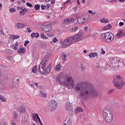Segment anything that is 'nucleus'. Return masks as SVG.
<instances>
[{
    "mask_svg": "<svg viewBox=\"0 0 125 125\" xmlns=\"http://www.w3.org/2000/svg\"><path fill=\"white\" fill-rule=\"evenodd\" d=\"M30 43V41H25L24 42V46H26L27 44Z\"/></svg>",
    "mask_w": 125,
    "mask_h": 125,
    "instance_id": "nucleus-46",
    "label": "nucleus"
},
{
    "mask_svg": "<svg viewBox=\"0 0 125 125\" xmlns=\"http://www.w3.org/2000/svg\"><path fill=\"white\" fill-rule=\"evenodd\" d=\"M41 37L42 38V39H43V40H47V37L45 36V35L43 34H42L41 35Z\"/></svg>",
    "mask_w": 125,
    "mask_h": 125,
    "instance_id": "nucleus-40",
    "label": "nucleus"
},
{
    "mask_svg": "<svg viewBox=\"0 0 125 125\" xmlns=\"http://www.w3.org/2000/svg\"><path fill=\"white\" fill-rule=\"evenodd\" d=\"M47 7H50V4L47 3V5H46Z\"/></svg>",
    "mask_w": 125,
    "mask_h": 125,
    "instance_id": "nucleus-62",
    "label": "nucleus"
},
{
    "mask_svg": "<svg viewBox=\"0 0 125 125\" xmlns=\"http://www.w3.org/2000/svg\"><path fill=\"white\" fill-rule=\"evenodd\" d=\"M52 42H54V43L57 42H58V39H57V38L55 37L53 39Z\"/></svg>",
    "mask_w": 125,
    "mask_h": 125,
    "instance_id": "nucleus-42",
    "label": "nucleus"
},
{
    "mask_svg": "<svg viewBox=\"0 0 125 125\" xmlns=\"http://www.w3.org/2000/svg\"><path fill=\"white\" fill-rule=\"evenodd\" d=\"M98 54L96 52L95 53H90L89 55L88 56L90 57V58H94V57H96L97 56Z\"/></svg>",
    "mask_w": 125,
    "mask_h": 125,
    "instance_id": "nucleus-23",
    "label": "nucleus"
},
{
    "mask_svg": "<svg viewBox=\"0 0 125 125\" xmlns=\"http://www.w3.org/2000/svg\"><path fill=\"white\" fill-rule=\"evenodd\" d=\"M34 8L36 10H40V8H41V6L39 4H36L34 6Z\"/></svg>",
    "mask_w": 125,
    "mask_h": 125,
    "instance_id": "nucleus-35",
    "label": "nucleus"
},
{
    "mask_svg": "<svg viewBox=\"0 0 125 125\" xmlns=\"http://www.w3.org/2000/svg\"><path fill=\"white\" fill-rule=\"evenodd\" d=\"M102 38H105V42H111L114 41L115 36L114 34L111 32H106L105 33H103L101 35Z\"/></svg>",
    "mask_w": 125,
    "mask_h": 125,
    "instance_id": "nucleus-6",
    "label": "nucleus"
},
{
    "mask_svg": "<svg viewBox=\"0 0 125 125\" xmlns=\"http://www.w3.org/2000/svg\"><path fill=\"white\" fill-rule=\"evenodd\" d=\"M57 108V103L54 101H51L48 104V109L51 112H52L53 110H55Z\"/></svg>",
    "mask_w": 125,
    "mask_h": 125,
    "instance_id": "nucleus-9",
    "label": "nucleus"
},
{
    "mask_svg": "<svg viewBox=\"0 0 125 125\" xmlns=\"http://www.w3.org/2000/svg\"><path fill=\"white\" fill-rule=\"evenodd\" d=\"M101 21L104 23H108V22H109V20H108V19H105L104 18L101 20Z\"/></svg>",
    "mask_w": 125,
    "mask_h": 125,
    "instance_id": "nucleus-33",
    "label": "nucleus"
},
{
    "mask_svg": "<svg viewBox=\"0 0 125 125\" xmlns=\"http://www.w3.org/2000/svg\"><path fill=\"white\" fill-rule=\"evenodd\" d=\"M0 100H1L2 102H5V99L1 94H0Z\"/></svg>",
    "mask_w": 125,
    "mask_h": 125,
    "instance_id": "nucleus-37",
    "label": "nucleus"
},
{
    "mask_svg": "<svg viewBox=\"0 0 125 125\" xmlns=\"http://www.w3.org/2000/svg\"><path fill=\"white\" fill-rule=\"evenodd\" d=\"M41 9H42V10H44V9H45V5L42 4L41 5Z\"/></svg>",
    "mask_w": 125,
    "mask_h": 125,
    "instance_id": "nucleus-47",
    "label": "nucleus"
},
{
    "mask_svg": "<svg viewBox=\"0 0 125 125\" xmlns=\"http://www.w3.org/2000/svg\"><path fill=\"white\" fill-rule=\"evenodd\" d=\"M31 28H27V31L28 32V33H31L32 32V30H31Z\"/></svg>",
    "mask_w": 125,
    "mask_h": 125,
    "instance_id": "nucleus-50",
    "label": "nucleus"
},
{
    "mask_svg": "<svg viewBox=\"0 0 125 125\" xmlns=\"http://www.w3.org/2000/svg\"><path fill=\"white\" fill-rule=\"evenodd\" d=\"M103 116L105 122L110 123L113 121V113L109 108H105L103 112Z\"/></svg>",
    "mask_w": 125,
    "mask_h": 125,
    "instance_id": "nucleus-2",
    "label": "nucleus"
},
{
    "mask_svg": "<svg viewBox=\"0 0 125 125\" xmlns=\"http://www.w3.org/2000/svg\"><path fill=\"white\" fill-rule=\"evenodd\" d=\"M40 37V34L39 33H33L31 34V37L32 39H34V38H39Z\"/></svg>",
    "mask_w": 125,
    "mask_h": 125,
    "instance_id": "nucleus-24",
    "label": "nucleus"
},
{
    "mask_svg": "<svg viewBox=\"0 0 125 125\" xmlns=\"http://www.w3.org/2000/svg\"><path fill=\"white\" fill-rule=\"evenodd\" d=\"M37 65H35L32 69V73H34L35 74V73H36V72H37Z\"/></svg>",
    "mask_w": 125,
    "mask_h": 125,
    "instance_id": "nucleus-36",
    "label": "nucleus"
},
{
    "mask_svg": "<svg viewBox=\"0 0 125 125\" xmlns=\"http://www.w3.org/2000/svg\"><path fill=\"white\" fill-rule=\"evenodd\" d=\"M77 2L78 4H79V5H80V4H81V2H80V0H77Z\"/></svg>",
    "mask_w": 125,
    "mask_h": 125,
    "instance_id": "nucleus-60",
    "label": "nucleus"
},
{
    "mask_svg": "<svg viewBox=\"0 0 125 125\" xmlns=\"http://www.w3.org/2000/svg\"><path fill=\"white\" fill-rule=\"evenodd\" d=\"M0 125H6V123H5L3 122H1L0 124Z\"/></svg>",
    "mask_w": 125,
    "mask_h": 125,
    "instance_id": "nucleus-56",
    "label": "nucleus"
},
{
    "mask_svg": "<svg viewBox=\"0 0 125 125\" xmlns=\"http://www.w3.org/2000/svg\"><path fill=\"white\" fill-rule=\"evenodd\" d=\"M61 58L62 60L66 61V60H67V55H66L65 53H62L61 56Z\"/></svg>",
    "mask_w": 125,
    "mask_h": 125,
    "instance_id": "nucleus-28",
    "label": "nucleus"
},
{
    "mask_svg": "<svg viewBox=\"0 0 125 125\" xmlns=\"http://www.w3.org/2000/svg\"><path fill=\"white\" fill-rule=\"evenodd\" d=\"M64 23H65V24H67V23H69V20L68 19H65L64 21Z\"/></svg>",
    "mask_w": 125,
    "mask_h": 125,
    "instance_id": "nucleus-49",
    "label": "nucleus"
},
{
    "mask_svg": "<svg viewBox=\"0 0 125 125\" xmlns=\"http://www.w3.org/2000/svg\"><path fill=\"white\" fill-rule=\"evenodd\" d=\"M74 21H75V20H74V19H73V18L68 19L69 23H70V22H74Z\"/></svg>",
    "mask_w": 125,
    "mask_h": 125,
    "instance_id": "nucleus-48",
    "label": "nucleus"
},
{
    "mask_svg": "<svg viewBox=\"0 0 125 125\" xmlns=\"http://www.w3.org/2000/svg\"><path fill=\"white\" fill-rule=\"evenodd\" d=\"M19 38H20V37L18 35H12L11 36V39H12V40H17V39H19Z\"/></svg>",
    "mask_w": 125,
    "mask_h": 125,
    "instance_id": "nucleus-31",
    "label": "nucleus"
},
{
    "mask_svg": "<svg viewBox=\"0 0 125 125\" xmlns=\"http://www.w3.org/2000/svg\"><path fill=\"white\" fill-rule=\"evenodd\" d=\"M9 11L10 12H16V10H15L14 8H11L9 9Z\"/></svg>",
    "mask_w": 125,
    "mask_h": 125,
    "instance_id": "nucleus-45",
    "label": "nucleus"
},
{
    "mask_svg": "<svg viewBox=\"0 0 125 125\" xmlns=\"http://www.w3.org/2000/svg\"><path fill=\"white\" fill-rule=\"evenodd\" d=\"M12 125H16V123H14V121L12 122Z\"/></svg>",
    "mask_w": 125,
    "mask_h": 125,
    "instance_id": "nucleus-63",
    "label": "nucleus"
},
{
    "mask_svg": "<svg viewBox=\"0 0 125 125\" xmlns=\"http://www.w3.org/2000/svg\"><path fill=\"white\" fill-rule=\"evenodd\" d=\"M63 125H72V120L66 118L64 121Z\"/></svg>",
    "mask_w": 125,
    "mask_h": 125,
    "instance_id": "nucleus-17",
    "label": "nucleus"
},
{
    "mask_svg": "<svg viewBox=\"0 0 125 125\" xmlns=\"http://www.w3.org/2000/svg\"><path fill=\"white\" fill-rule=\"evenodd\" d=\"M117 1H118V0H112L110 1V2L113 3V2H117Z\"/></svg>",
    "mask_w": 125,
    "mask_h": 125,
    "instance_id": "nucleus-52",
    "label": "nucleus"
},
{
    "mask_svg": "<svg viewBox=\"0 0 125 125\" xmlns=\"http://www.w3.org/2000/svg\"><path fill=\"white\" fill-rule=\"evenodd\" d=\"M16 27H17V29H20V28H24L25 27V24L21 23H17L15 24Z\"/></svg>",
    "mask_w": 125,
    "mask_h": 125,
    "instance_id": "nucleus-20",
    "label": "nucleus"
},
{
    "mask_svg": "<svg viewBox=\"0 0 125 125\" xmlns=\"http://www.w3.org/2000/svg\"><path fill=\"white\" fill-rule=\"evenodd\" d=\"M67 78V76H63L60 74L57 77L56 81L60 83H66Z\"/></svg>",
    "mask_w": 125,
    "mask_h": 125,
    "instance_id": "nucleus-8",
    "label": "nucleus"
},
{
    "mask_svg": "<svg viewBox=\"0 0 125 125\" xmlns=\"http://www.w3.org/2000/svg\"><path fill=\"white\" fill-rule=\"evenodd\" d=\"M81 69H82V71H84V67L83 66H82Z\"/></svg>",
    "mask_w": 125,
    "mask_h": 125,
    "instance_id": "nucleus-64",
    "label": "nucleus"
},
{
    "mask_svg": "<svg viewBox=\"0 0 125 125\" xmlns=\"http://www.w3.org/2000/svg\"><path fill=\"white\" fill-rule=\"evenodd\" d=\"M76 30H79V28L77 26H75L74 27H72L71 29V32H75V31H76Z\"/></svg>",
    "mask_w": 125,
    "mask_h": 125,
    "instance_id": "nucleus-38",
    "label": "nucleus"
},
{
    "mask_svg": "<svg viewBox=\"0 0 125 125\" xmlns=\"http://www.w3.org/2000/svg\"><path fill=\"white\" fill-rule=\"evenodd\" d=\"M101 53L102 54H105V51H104V50L103 49V48H102L101 49Z\"/></svg>",
    "mask_w": 125,
    "mask_h": 125,
    "instance_id": "nucleus-53",
    "label": "nucleus"
},
{
    "mask_svg": "<svg viewBox=\"0 0 125 125\" xmlns=\"http://www.w3.org/2000/svg\"><path fill=\"white\" fill-rule=\"evenodd\" d=\"M110 61L111 63V64L114 67H116L117 65V67H124V62L123 61H121L120 58L117 57H112L110 58Z\"/></svg>",
    "mask_w": 125,
    "mask_h": 125,
    "instance_id": "nucleus-5",
    "label": "nucleus"
},
{
    "mask_svg": "<svg viewBox=\"0 0 125 125\" xmlns=\"http://www.w3.org/2000/svg\"><path fill=\"white\" fill-rule=\"evenodd\" d=\"M13 115L14 116V119H18V113L16 112V111H13Z\"/></svg>",
    "mask_w": 125,
    "mask_h": 125,
    "instance_id": "nucleus-32",
    "label": "nucleus"
},
{
    "mask_svg": "<svg viewBox=\"0 0 125 125\" xmlns=\"http://www.w3.org/2000/svg\"><path fill=\"white\" fill-rule=\"evenodd\" d=\"M51 65H49L48 67L46 68H45V73L48 74V73H50V71H51Z\"/></svg>",
    "mask_w": 125,
    "mask_h": 125,
    "instance_id": "nucleus-27",
    "label": "nucleus"
},
{
    "mask_svg": "<svg viewBox=\"0 0 125 125\" xmlns=\"http://www.w3.org/2000/svg\"><path fill=\"white\" fill-rule=\"evenodd\" d=\"M112 28V25L111 24H108L107 25L104 26L103 28V31H106V30H110Z\"/></svg>",
    "mask_w": 125,
    "mask_h": 125,
    "instance_id": "nucleus-26",
    "label": "nucleus"
},
{
    "mask_svg": "<svg viewBox=\"0 0 125 125\" xmlns=\"http://www.w3.org/2000/svg\"><path fill=\"white\" fill-rule=\"evenodd\" d=\"M26 5L29 7H33V4H31L30 2L26 3Z\"/></svg>",
    "mask_w": 125,
    "mask_h": 125,
    "instance_id": "nucleus-43",
    "label": "nucleus"
},
{
    "mask_svg": "<svg viewBox=\"0 0 125 125\" xmlns=\"http://www.w3.org/2000/svg\"><path fill=\"white\" fill-rule=\"evenodd\" d=\"M66 112L68 113L69 116H72L74 112H73V106L70 103H67L65 106Z\"/></svg>",
    "mask_w": 125,
    "mask_h": 125,
    "instance_id": "nucleus-10",
    "label": "nucleus"
},
{
    "mask_svg": "<svg viewBox=\"0 0 125 125\" xmlns=\"http://www.w3.org/2000/svg\"><path fill=\"white\" fill-rule=\"evenodd\" d=\"M75 42L74 40L71 37H67L65 39L63 42H60V43H62L61 48H65V47H68V46H70L72 45L73 43Z\"/></svg>",
    "mask_w": 125,
    "mask_h": 125,
    "instance_id": "nucleus-4",
    "label": "nucleus"
},
{
    "mask_svg": "<svg viewBox=\"0 0 125 125\" xmlns=\"http://www.w3.org/2000/svg\"><path fill=\"white\" fill-rule=\"evenodd\" d=\"M113 83L115 86L119 89H122L123 88V85L125 84V82L123 81L120 75H116L113 80Z\"/></svg>",
    "mask_w": 125,
    "mask_h": 125,
    "instance_id": "nucleus-3",
    "label": "nucleus"
},
{
    "mask_svg": "<svg viewBox=\"0 0 125 125\" xmlns=\"http://www.w3.org/2000/svg\"><path fill=\"white\" fill-rule=\"evenodd\" d=\"M30 85L31 86H32V87H33L34 86V85H35V84H34V83L32 82V83H30Z\"/></svg>",
    "mask_w": 125,
    "mask_h": 125,
    "instance_id": "nucleus-58",
    "label": "nucleus"
},
{
    "mask_svg": "<svg viewBox=\"0 0 125 125\" xmlns=\"http://www.w3.org/2000/svg\"><path fill=\"white\" fill-rule=\"evenodd\" d=\"M43 26L42 30H44L45 32H49V31H50V29H51V25L44 23Z\"/></svg>",
    "mask_w": 125,
    "mask_h": 125,
    "instance_id": "nucleus-13",
    "label": "nucleus"
},
{
    "mask_svg": "<svg viewBox=\"0 0 125 125\" xmlns=\"http://www.w3.org/2000/svg\"><path fill=\"white\" fill-rule=\"evenodd\" d=\"M96 65H97V68L99 69V68H100V64L99 63V62H97L96 63Z\"/></svg>",
    "mask_w": 125,
    "mask_h": 125,
    "instance_id": "nucleus-51",
    "label": "nucleus"
},
{
    "mask_svg": "<svg viewBox=\"0 0 125 125\" xmlns=\"http://www.w3.org/2000/svg\"><path fill=\"white\" fill-rule=\"evenodd\" d=\"M79 112H83V109L82 107H78L76 110V113H79Z\"/></svg>",
    "mask_w": 125,
    "mask_h": 125,
    "instance_id": "nucleus-34",
    "label": "nucleus"
},
{
    "mask_svg": "<svg viewBox=\"0 0 125 125\" xmlns=\"http://www.w3.org/2000/svg\"><path fill=\"white\" fill-rule=\"evenodd\" d=\"M46 62H47V60L46 59L43 60L40 64V66H42L43 68H46Z\"/></svg>",
    "mask_w": 125,
    "mask_h": 125,
    "instance_id": "nucleus-18",
    "label": "nucleus"
},
{
    "mask_svg": "<svg viewBox=\"0 0 125 125\" xmlns=\"http://www.w3.org/2000/svg\"><path fill=\"white\" fill-rule=\"evenodd\" d=\"M45 67H43L42 65H39V71L40 74L43 75L45 74Z\"/></svg>",
    "mask_w": 125,
    "mask_h": 125,
    "instance_id": "nucleus-15",
    "label": "nucleus"
},
{
    "mask_svg": "<svg viewBox=\"0 0 125 125\" xmlns=\"http://www.w3.org/2000/svg\"><path fill=\"white\" fill-rule=\"evenodd\" d=\"M18 53L19 54H21V53L22 54H25V53H26V50H25V49L23 48H21L18 50Z\"/></svg>",
    "mask_w": 125,
    "mask_h": 125,
    "instance_id": "nucleus-22",
    "label": "nucleus"
},
{
    "mask_svg": "<svg viewBox=\"0 0 125 125\" xmlns=\"http://www.w3.org/2000/svg\"><path fill=\"white\" fill-rule=\"evenodd\" d=\"M27 11H28V9H27V8L22 9L20 12V15L24 16L25 15V14L26 13V12H27Z\"/></svg>",
    "mask_w": 125,
    "mask_h": 125,
    "instance_id": "nucleus-25",
    "label": "nucleus"
},
{
    "mask_svg": "<svg viewBox=\"0 0 125 125\" xmlns=\"http://www.w3.org/2000/svg\"><path fill=\"white\" fill-rule=\"evenodd\" d=\"M25 107L24 106L21 107L20 109V113H21V114H23V113H25Z\"/></svg>",
    "mask_w": 125,
    "mask_h": 125,
    "instance_id": "nucleus-30",
    "label": "nucleus"
},
{
    "mask_svg": "<svg viewBox=\"0 0 125 125\" xmlns=\"http://www.w3.org/2000/svg\"><path fill=\"white\" fill-rule=\"evenodd\" d=\"M67 84H69L72 87H74L75 86V81L73 80V78L71 76H68L67 78L66 82Z\"/></svg>",
    "mask_w": 125,
    "mask_h": 125,
    "instance_id": "nucleus-12",
    "label": "nucleus"
},
{
    "mask_svg": "<svg viewBox=\"0 0 125 125\" xmlns=\"http://www.w3.org/2000/svg\"><path fill=\"white\" fill-rule=\"evenodd\" d=\"M75 91L79 92V98L86 100L89 98H94L98 95V91L94 87L86 82H80L75 86Z\"/></svg>",
    "mask_w": 125,
    "mask_h": 125,
    "instance_id": "nucleus-1",
    "label": "nucleus"
},
{
    "mask_svg": "<svg viewBox=\"0 0 125 125\" xmlns=\"http://www.w3.org/2000/svg\"><path fill=\"white\" fill-rule=\"evenodd\" d=\"M105 67H106V68L110 67V62H107L105 63Z\"/></svg>",
    "mask_w": 125,
    "mask_h": 125,
    "instance_id": "nucleus-44",
    "label": "nucleus"
},
{
    "mask_svg": "<svg viewBox=\"0 0 125 125\" xmlns=\"http://www.w3.org/2000/svg\"><path fill=\"white\" fill-rule=\"evenodd\" d=\"M38 122H39V123H40V125H42V121H41V118H39L38 119Z\"/></svg>",
    "mask_w": 125,
    "mask_h": 125,
    "instance_id": "nucleus-59",
    "label": "nucleus"
},
{
    "mask_svg": "<svg viewBox=\"0 0 125 125\" xmlns=\"http://www.w3.org/2000/svg\"><path fill=\"white\" fill-rule=\"evenodd\" d=\"M124 22H120V23H119V26H124Z\"/></svg>",
    "mask_w": 125,
    "mask_h": 125,
    "instance_id": "nucleus-54",
    "label": "nucleus"
},
{
    "mask_svg": "<svg viewBox=\"0 0 125 125\" xmlns=\"http://www.w3.org/2000/svg\"><path fill=\"white\" fill-rule=\"evenodd\" d=\"M87 29H88V27L87 26H85L84 27V31H85V32H86V31H87V30H86Z\"/></svg>",
    "mask_w": 125,
    "mask_h": 125,
    "instance_id": "nucleus-61",
    "label": "nucleus"
},
{
    "mask_svg": "<svg viewBox=\"0 0 125 125\" xmlns=\"http://www.w3.org/2000/svg\"><path fill=\"white\" fill-rule=\"evenodd\" d=\"M32 119L34 122H36V123H37L38 119H40L39 114H38V113H33L32 114Z\"/></svg>",
    "mask_w": 125,
    "mask_h": 125,
    "instance_id": "nucleus-16",
    "label": "nucleus"
},
{
    "mask_svg": "<svg viewBox=\"0 0 125 125\" xmlns=\"http://www.w3.org/2000/svg\"><path fill=\"white\" fill-rule=\"evenodd\" d=\"M20 80H21V78L20 77V76H16L14 77L13 79V85H18V83Z\"/></svg>",
    "mask_w": 125,
    "mask_h": 125,
    "instance_id": "nucleus-14",
    "label": "nucleus"
},
{
    "mask_svg": "<svg viewBox=\"0 0 125 125\" xmlns=\"http://www.w3.org/2000/svg\"><path fill=\"white\" fill-rule=\"evenodd\" d=\"M114 91H115V89H112L109 90L108 91V93L109 94H112V93H113V92H114Z\"/></svg>",
    "mask_w": 125,
    "mask_h": 125,
    "instance_id": "nucleus-41",
    "label": "nucleus"
},
{
    "mask_svg": "<svg viewBox=\"0 0 125 125\" xmlns=\"http://www.w3.org/2000/svg\"><path fill=\"white\" fill-rule=\"evenodd\" d=\"M115 36L116 37H117L118 39H120V38H122V37L124 36V32H123V30H118V33Z\"/></svg>",
    "mask_w": 125,
    "mask_h": 125,
    "instance_id": "nucleus-19",
    "label": "nucleus"
},
{
    "mask_svg": "<svg viewBox=\"0 0 125 125\" xmlns=\"http://www.w3.org/2000/svg\"><path fill=\"white\" fill-rule=\"evenodd\" d=\"M70 1H71V0H67L65 2H64V5H65V4H66L67 3H69V2H70Z\"/></svg>",
    "mask_w": 125,
    "mask_h": 125,
    "instance_id": "nucleus-55",
    "label": "nucleus"
},
{
    "mask_svg": "<svg viewBox=\"0 0 125 125\" xmlns=\"http://www.w3.org/2000/svg\"><path fill=\"white\" fill-rule=\"evenodd\" d=\"M61 70V65L60 64H58L55 67V70L57 72H59Z\"/></svg>",
    "mask_w": 125,
    "mask_h": 125,
    "instance_id": "nucleus-29",
    "label": "nucleus"
},
{
    "mask_svg": "<svg viewBox=\"0 0 125 125\" xmlns=\"http://www.w3.org/2000/svg\"><path fill=\"white\" fill-rule=\"evenodd\" d=\"M51 3L52 4H54L55 3V0H51Z\"/></svg>",
    "mask_w": 125,
    "mask_h": 125,
    "instance_id": "nucleus-57",
    "label": "nucleus"
},
{
    "mask_svg": "<svg viewBox=\"0 0 125 125\" xmlns=\"http://www.w3.org/2000/svg\"><path fill=\"white\" fill-rule=\"evenodd\" d=\"M0 78L3 79L4 81H5L7 79V75L6 74L0 73Z\"/></svg>",
    "mask_w": 125,
    "mask_h": 125,
    "instance_id": "nucleus-21",
    "label": "nucleus"
},
{
    "mask_svg": "<svg viewBox=\"0 0 125 125\" xmlns=\"http://www.w3.org/2000/svg\"><path fill=\"white\" fill-rule=\"evenodd\" d=\"M88 20L86 18V17L83 16L79 17L77 18V21L80 25L85 24V23L87 22Z\"/></svg>",
    "mask_w": 125,
    "mask_h": 125,
    "instance_id": "nucleus-11",
    "label": "nucleus"
},
{
    "mask_svg": "<svg viewBox=\"0 0 125 125\" xmlns=\"http://www.w3.org/2000/svg\"><path fill=\"white\" fill-rule=\"evenodd\" d=\"M40 94L41 95H42V97H44V98L46 97V95H45V94L42 92V90L40 91Z\"/></svg>",
    "mask_w": 125,
    "mask_h": 125,
    "instance_id": "nucleus-39",
    "label": "nucleus"
},
{
    "mask_svg": "<svg viewBox=\"0 0 125 125\" xmlns=\"http://www.w3.org/2000/svg\"><path fill=\"white\" fill-rule=\"evenodd\" d=\"M83 34L82 32H78L76 35L71 36L74 42H78L83 40Z\"/></svg>",
    "mask_w": 125,
    "mask_h": 125,
    "instance_id": "nucleus-7",
    "label": "nucleus"
}]
</instances>
